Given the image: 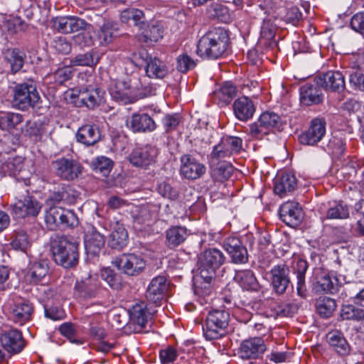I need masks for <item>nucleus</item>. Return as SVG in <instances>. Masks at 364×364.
<instances>
[{"label":"nucleus","mask_w":364,"mask_h":364,"mask_svg":"<svg viewBox=\"0 0 364 364\" xmlns=\"http://www.w3.org/2000/svg\"><path fill=\"white\" fill-rule=\"evenodd\" d=\"M276 28L269 19L264 20L261 27V39L271 41L274 38Z\"/></svg>","instance_id":"63"},{"label":"nucleus","mask_w":364,"mask_h":364,"mask_svg":"<svg viewBox=\"0 0 364 364\" xmlns=\"http://www.w3.org/2000/svg\"><path fill=\"white\" fill-rule=\"evenodd\" d=\"M33 313V304L28 300H21L11 306L10 316L14 322L23 325L31 320Z\"/></svg>","instance_id":"26"},{"label":"nucleus","mask_w":364,"mask_h":364,"mask_svg":"<svg viewBox=\"0 0 364 364\" xmlns=\"http://www.w3.org/2000/svg\"><path fill=\"white\" fill-rule=\"evenodd\" d=\"M326 126V123L323 119H312L309 129L299 135L300 143L309 146L316 145L325 136Z\"/></svg>","instance_id":"16"},{"label":"nucleus","mask_w":364,"mask_h":364,"mask_svg":"<svg viewBox=\"0 0 364 364\" xmlns=\"http://www.w3.org/2000/svg\"><path fill=\"white\" fill-rule=\"evenodd\" d=\"M62 208L52 206L46 211L45 223L46 227L50 230H55L60 225V214Z\"/></svg>","instance_id":"47"},{"label":"nucleus","mask_w":364,"mask_h":364,"mask_svg":"<svg viewBox=\"0 0 364 364\" xmlns=\"http://www.w3.org/2000/svg\"><path fill=\"white\" fill-rule=\"evenodd\" d=\"M109 92L113 100L124 105L133 103L145 95H152L151 90L144 87L136 77L114 82L110 85Z\"/></svg>","instance_id":"2"},{"label":"nucleus","mask_w":364,"mask_h":364,"mask_svg":"<svg viewBox=\"0 0 364 364\" xmlns=\"http://www.w3.org/2000/svg\"><path fill=\"white\" fill-rule=\"evenodd\" d=\"M180 174L182 177L194 181L201 178L206 172V166L191 154L180 158Z\"/></svg>","instance_id":"13"},{"label":"nucleus","mask_w":364,"mask_h":364,"mask_svg":"<svg viewBox=\"0 0 364 364\" xmlns=\"http://www.w3.org/2000/svg\"><path fill=\"white\" fill-rule=\"evenodd\" d=\"M127 211L131 215L134 227L139 230L149 226L157 218V208L151 204L141 206L132 204L129 205V210Z\"/></svg>","instance_id":"7"},{"label":"nucleus","mask_w":364,"mask_h":364,"mask_svg":"<svg viewBox=\"0 0 364 364\" xmlns=\"http://www.w3.org/2000/svg\"><path fill=\"white\" fill-rule=\"evenodd\" d=\"M258 122L269 133L274 129L279 130L283 125L282 117L278 114L269 111L262 112L258 118Z\"/></svg>","instance_id":"43"},{"label":"nucleus","mask_w":364,"mask_h":364,"mask_svg":"<svg viewBox=\"0 0 364 364\" xmlns=\"http://www.w3.org/2000/svg\"><path fill=\"white\" fill-rule=\"evenodd\" d=\"M0 341L2 346L8 352L13 353L21 352L25 346L21 331L14 328H11L2 333Z\"/></svg>","instance_id":"24"},{"label":"nucleus","mask_w":364,"mask_h":364,"mask_svg":"<svg viewBox=\"0 0 364 364\" xmlns=\"http://www.w3.org/2000/svg\"><path fill=\"white\" fill-rule=\"evenodd\" d=\"M157 155V150L153 146H145L134 148L129 156L131 164L137 167L151 164Z\"/></svg>","instance_id":"23"},{"label":"nucleus","mask_w":364,"mask_h":364,"mask_svg":"<svg viewBox=\"0 0 364 364\" xmlns=\"http://www.w3.org/2000/svg\"><path fill=\"white\" fill-rule=\"evenodd\" d=\"M113 166V161L106 156L97 157L93 162V168L96 173H101L103 176H107L110 173Z\"/></svg>","instance_id":"53"},{"label":"nucleus","mask_w":364,"mask_h":364,"mask_svg":"<svg viewBox=\"0 0 364 364\" xmlns=\"http://www.w3.org/2000/svg\"><path fill=\"white\" fill-rule=\"evenodd\" d=\"M52 168L56 176L66 181H73L82 173V166L74 159H58L52 163Z\"/></svg>","instance_id":"11"},{"label":"nucleus","mask_w":364,"mask_h":364,"mask_svg":"<svg viewBox=\"0 0 364 364\" xmlns=\"http://www.w3.org/2000/svg\"><path fill=\"white\" fill-rule=\"evenodd\" d=\"M236 94V87L230 82H225L214 92L213 95L218 100V104L223 107L228 105Z\"/></svg>","instance_id":"42"},{"label":"nucleus","mask_w":364,"mask_h":364,"mask_svg":"<svg viewBox=\"0 0 364 364\" xmlns=\"http://www.w3.org/2000/svg\"><path fill=\"white\" fill-rule=\"evenodd\" d=\"M232 111L239 121L247 122L253 117L256 112V105L251 98L241 96L233 102Z\"/></svg>","instance_id":"21"},{"label":"nucleus","mask_w":364,"mask_h":364,"mask_svg":"<svg viewBox=\"0 0 364 364\" xmlns=\"http://www.w3.org/2000/svg\"><path fill=\"white\" fill-rule=\"evenodd\" d=\"M225 261V256L218 249L209 248L203 252L198 257V272L203 277L210 279L215 277V271L221 267Z\"/></svg>","instance_id":"6"},{"label":"nucleus","mask_w":364,"mask_h":364,"mask_svg":"<svg viewBox=\"0 0 364 364\" xmlns=\"http://www.w3.org/2000/svg\"><path fill=\"white\" fill-rule=\"evenodd\" d=\"M321 87L316 82H307L300 87V101L306 106L319 104L323 101V95Z\"/></svg>","instance_id":"22"},{"label":"nucleus","mask_w":364,"mask_h":364,"mask_svg":"<svg viewBox=\"0 0 364 364\" xmlns=\"http://www.w3.org/2000/svg\"><path fill=\"white\" fill-rule=\"evenodd\" d=\"M4 59L9 65L12 73H16L23 67L26 55L18 48H7L4 52Z\"/></svg>","instance_id":"35"},{"label":"nucleus","mask_w":364,"mask_h":364,"mask_svg":"<svg viewBox=\"0 0 364 364\" xmlns=\"http://www.w3.org/2000/svg\"><path fill=\"white\" fill-rule=\"evenodd\" d=\"M196 62L186 53L179 55L177 58V70L183 73L193 69L196 66Z\"/></svg>","instance_id":"59"},{"label":"nucleus","mask_w":364,"mask_h":364,"mask_svg":"<svg viewBox=\"0 0 364 364\" xmlns=\"http://www.w3.org/2000/svg\"><path fill=\"white\" fill-rule=\"evenodd\" d=\"M232 154L229 149L225 146L224 143L220 141V143L213 146V151L210 154L209 163H221L226 158L230 157Z\"/></svg>","instance_id":"50"},{"label":"nucleus","mask_w":364,"mask_h":364,"mask_svg":"<svg viewBox=\"0 0 364 364\" xmlns=\"http://www.w3.org/2000/svg\"><path fill=\"white\" fill-rule=\"evenodd\" d=\"M100 286L97 274L87 273L80 280H77L74 287L75 294L84 300L95 298L100 291Z\"/></svg>","instance_id":"8"},{"label":"nucleus","mask_w":364,"mask_h":364,"mask_svg":"<svg viewBox=\"0 0 364 364\" xmlns=\"http://www.w3.org/2000/svg\"><path fill=\"white\" fill-rule=\"evenodd\" d=\"M349 215L348 208L346 205L341 203L335 205L331 207L326 213V218L328 219H344L347 218Z\"/></svg>","instance_id":"57"},{"label":"nucleus","mask_w":364,"mask_h":364,"mask_svg":"<svg viewBox=\"0 0 364 364\" xmlns=\"http://www.w3.org/2000/svg\"><path fill=\"white\" fill-rule=\"evenodd\" d=\"M130 321L141 328L145 327L149 317L145 302L136 303L129 311Z\"/></svg>","instance_id":"38"},{"label":"nucleus","mask_w":364,"mask_h":364,"mask_svg":"<svg viewBox=\"0 0 364 364\" xmlns=\"http://www.w3.org/2000/svg\"><path fill=\"white\" fill-rule=\"evenodd\" d=\"M12 214L17 218L36 217L41 208V203L33 196L27 195L11 205Z\"/></svg>","instance_id":"10"},{"label":"nucleus","mask_w":364,"mask_h":364,"mask_svg":"<svg viewBox=\"0 0 364 364\" xmlns=\"http://www.w3.org/2000/svg\"><path fill=\"white\" fill-rule=\"evenodd\" d=\"M228 32L220 28H214L203 35L198 42L197 54L203 58L218 59L228 48Z\"/></svg>","instance_id":"1"},{"label":"nucleus","mask_w":364,"mask_h":364,"mask_svg":"<svg viewBox=\"0 0 364 364\" xmlns=\"http://www.w3.org/2000/svg\"><path fill=\"white\" fill-rule=\"evenodd\" d=\"M289 268L286 264L274 265L269 272L270 284L274 292L277 295H283L291 284Z\"/></svg>","instance_id":"12"},{"label":"nucleus","mask_w":364,"mask_h":364,"mask_svg":"<svg viewBox=\"0 0 364 364\" xmlns=\"http://www.w3.org/2000/svg\"><path fill=\"white\" fill-rule=\"evenodd\" d=\"M98 63V59L95 58L93 51L85 53H80L70 59V64L73 66H89L92 67Z\"/></svg>","instance_id":"49"},{"label":"nucleus","mask_w":364,"mask_h":364,"mask_svg":"<svg viewBox=\"0 0 364 364\" xmlns=\"http://www.w3.org/2000/svg\"><path fill=\"white\" fill-rule=\"evenodd\" d=\"M187 229L182 226H172L166 231V243L170 248H174L183 243L187 237Z\"/></svg>","instance_id":"39"},{"label":"nucleus","mask_w":364,"mask_h":364,"mask_svg":"<svg viewBox=\"0 0 364 364\" xmlns=\"http://www.w3.org/2000/svg\"><path fill=\"white\" fill-rule=\"evenodd\" d=\"M128 240V232L124 225L117 222L109 237V246L112 249L122 250L127 246Z\"/></svg>","instance_id":"34"},{"label":"nucleus","mask_w":364,"mask_h":364,"mask_svg":"<svg viewBox=\"0 0 364 364\" xmlns=\"http://www.w3.org/2000/svg\"><path fill=\"white\" fill-rule=\"evenodd\" d=\"M48 273V266L46 262H35L31 264L27 277L31 283L40 282Z\"/></svg>","instance_id":"45"},{"label":"nucleus","mask_w":364,"mask_h":364,"mask_svg":"<svg viewBox=\"0 0 364 364\" xmlns=\"http://www.w3.org/2000/svg\"><path fill=\"white\" fill-rule=\"evenodd\" d=\"M308 268L307 261L303 259H297L293 265V273L296 278V293L302 299H306L308 295L305 277Z\"/></svg>","instance_id":"28"},{"label":"nucleus","mask_w":364,"mask_h":364,"mask_svg":"<svg viewBox=\"0 0 364 364\" xmlns=\"http://www.w3.org/2000/svg\"><path fill=\"white\" fill-rule=\"evenodd\" d=\"M114 263L119 269L130 276L138 274L146 266L145 261L140 256L134 254L123 255Z\"/></svg>","instance_id":"19"},{"label":"nucleus","mask_w":364,"mask_h":364,"mask_svg":"<svg viewBox=\"0 0 364 364\" xmlns=\"http://www.w3.org/2000/svg\"><path fill=\"white\" fill-rule=\"evenodd\" d=\"M312 290L317 294L331 293L336 291L338 279L331 276L328 272L322 269H315L312 279Z\"/></svg>","instance_id":"15"},{"label":"nucleus","mask_w":364,"mask_h":364,"mask_svg":"<svg viewBox=\"0 0 364 364\" xmlns=\"http://www.w3.org/2000/svg\"><path fill=\"white\" fill-rule=\"evenodd\" d=\"M127 127L134 132H151L156 129L153 119L147 114H134L127 121Z\"/></svg>","instance_id":"31"},{"label":"nucleus","mask_w":364,"mask_h":364,"mask_svg":"<svg viewBox=\"0 0 364 364\" xmlns=\"http://www.w3.org/2000/svg\"><path fill=\"white\" fill-rule=\"evenodd\" d=\"M147 76L152 78H163L168 73L166 64L156 57H150L145 67Z\"/></svg>","instance_id":"40"},{"label":"nucleus","mask_w":364,"mask_h":364,"mask_svg":"<svg viewBox=\"0 0 364 364\" xmlns=\"http://www.w3.org/2000/svg\"><path fill=\"white\" fill-rule=\"evenodd\" d=\"M45 316L53 321L63 320L65 317V311L58 306H44Z\"/></svg>","instance_id":"62"},{"label":"nucleus","mask_w":364,"mask_h":364,"mask_svg":"<svg viewBox=\"0 0 364 364\" xmlns=\"http://www.w3.org/2000/svg\"><path fill=\"white\" fill-rule=\"evenodd\" d=\"M105 91L99 87H85L79 91L80 102L89 109H95L104 101Z\"/></svg>","instance_id":"27"},{"label":"nucleus","mask_w":364,"mask_h":364,"mask_svg":"<svg viewBox=\"0 0 364 364\" xmlns=\"http://www.w3.org/2000/svg\"><path fill=\"white\" fill-rule=\"evenodd\" d=\"M279 215L287 225L296 227L301 223L304 213L297 202L287 201L280 206Z\"/></svg>","instance_id":"20"},{"label":"nucleus","mask_w":364,"mask_h":364,"mask_svg":"<svg viewBox=\"0 0 364 364\" xmlns=\"http://www.w3.org/2000/svg\"><path fill=\"white\" fill-rule=\"evenodd\" d=\"M225 146L232 154L238 153L242 149V140L237 136H226L221 139Z\"/></svg>","instance_id":"60"},{"label":"nucleus","mask_w":364,"mask_h":364,"mask_svg":"<svg viewBox=\"0 0 364 364\" xmlns=\"http://www.w3.org/2000/svg\"><path fill=\"white\" fill-rule=\"evenodd\" d=\"M41 98L33 81L17 84L12 92V107L23 112L35 109L41 102Z\"/></svg>","instance_id":"4"},{"label":"nucleus","mask_w":364,"mask_h":364,"mask_svg":"<svg viewBox=\"0 0 364 364\" xmlns=\"http://www.w3.org/2000/svg\"><path fill=\"white\" fill-rule=\"evenodd\" d=\"M230 321V314L224 309L210 311L203 327V335L207 340L221 338L226 333Z\"/></svg>","instance_id":"5"},{"label":"nucleus","mask_w":364,"mask_h":364,"mask_svg":"<svg viewBox=\"0 0 364 364\" xmlns=\"http://www.w3.org/2000/svg\"><path fill=\"white\" fill-rule=\"evenodd\" d=\"M105 243V237L96 229L92 228L85 235V247L87 253L97 255Z\"/></svg>","instance_id":"32"},{"label":"nucleus","mask_w":364,"mask_h":364,"mask_svg":"<svg viewBox=\"0 0 364 364\" xmlns=\"http://www.w3.org/2000/svg\"><path fill=\"white\" fill-rule=\"evenodd\" d=\"M137 38L139 41L147 44L156 43L163 38L162 28L156 23H142Z\"/></svg>","instance_id":"29"},{"label":"nucleus","mask_w":364,"mask_h":364,"mask_svg":"<svg viewBox=\"0 0 364 364\" xmlns=\"http://www.w3.org/2000/svg\"><path fill=\"white\" fill-rule=\"evenodd\" d=\"M327 341L331 348L339 355H345L350 351V346L343 333L333 331L327 334Z\"/></svg>","instance_id":"37"},{"label":"nucleus","mask_w":364,"mask_h":364,"mask_svg":"<svg viewBox=\"0 0 364 364\" xmlns=\"http://www.w3.org/2000/svg\"><path fill=\"white\" fill-rule=\"evenodd\" d=\"M79 244L70 237L57 235L51 240L50 250L56 264L65 268L75 266L79 259Z\"/></svg>","instance_id":"3"},{"label":"nucleus","mask_w":364,"mask_h":364,"mask_svg":"<svg viewBox=\"0 0 364 364\" xmlns=\"http://www.w3.org/2000/svg\"><path fill=\"white\" fill-rule=\"evenodd\" d=\"M167 289L168 284L166 277L164 276H157L153 278L149 283L146 292V297L149 302L158 306L160 304Z\"/></svg>","instance_id":"25"},{"label":"nucleus","mask_w":364,"mask_h":364,"mask_svg":"<svg viewBox=\"0 0 364 364\" xmlns=\"http://www.w3.org/2000/svg\"><path fill=\"white\" fill-rule=\"evenodd\" d=\"M341 316L346 320H363L364 309L355 308L353 305L343 306L341 309Z\"/></svg>","instance_id":"55"},{"label":"nucleus","mask_w":364,"mask_h":364,"mask_svg":"<svg viewBox=\"0 0 364 364\" xmlns=\"http://www.w3.org/2000/svg\"><path fill=\"white\" fill-rule=\"evenodd\" d=\"M210 167L211 178L218 182L227 181L233 172L232 166L225 161L210 164Z\"/></svg>","instance_id":"41"},{"label":"nucleus","mask_w":364,"mask_h":364,"mask_svg":"<svg viewBox=\"0 0 364 364\" xmlns=\"http://www.w3.org/2000/svg\"><path fill=\"white\" fill-rule=\"evenodd\" d=\"M117 30L116 24L112 21H105L97 33L100 44L105 46L111 43L117 36Z\"/></svg>","instance_id":"44"},{"label":"nucleus","mask_w":364,"mask_h":364,"mask_svg":"<svg viewBox=\"0 0 364 364\" xmlns=\"http://www.w3.org/2000/svg\"><path fill=\"white\" fill-rule=\"evenodd\" d=\"M208 13L212 17L217 18L222 21H225L229 18L228 7L219 3L210 4Z\"/></svg>","instance_id":"56"},{"label":"nucleus","mask_w":364,"mask_h":364,"mask_svg":"<svg viewBox=\"0 0 364 364\" xmlns=\"http://www.w3.org/2000/svg\"><path fill=\"white\" fill-rule=\"evenodd\" d=\"M316 82L326 91L340 92L345 89V77L340 71L329 70L316 77Z\"/></svg>","instance_id":"18"},{"label":"nucleus","mask_w":364,"mask_h":364,"mask_svg":"<svg viewBox=\"0 0 364 364\" xmlns=\"http://www.w3.org/2000/svg\"><path fill=\"white\" fill-rule=\"evenodd\" d=\"M23 132L33 140L38 141L43 134V126L38 122L28 121L23 129Z\"/></svg>","instance_id":"52"},{"label":"nucleus","mask_w":364,"mask_h":364,"mask_svg":"<svg viewBox=\"0 0 364 364\" xmlns=\"http://www.w3.org/2000/svg\"><path fill=\"white\" fill-rule=\"evenodd\" d=\"M50 23L55 30L65 34L85 31L90 26L83 18L74 16H57Z\"/></svg>","instance_id":"9"},{"label":"nucleus","mask_w":364,"mask_h":364,"mask_svg":"<svg viewBox=\"0 0 364 364\" xmlns=\"http://www.w3.org/2000/svg\"><path fill=\"white\" fill-rule=\"evenodd\" d=\"M23 122V115L16 112H0V128L10 131Z\"/></svg>","instance_id":"46"},{"label":"nucleus","mask_w":364,"mask_h":364,"mask_svg":"<svg viewBox=\"0 0 364 364\" xmlns=\"http://www.w3.org/2000/svg\"><path fill=\"white\" fill-rule=\"evenodd\" d=\"M11 246L16 250L26 252L30 246L28 235L24 231L17 232L14 235Z\"/></svg>","instance_id":"54"},{"label":"nucleus","mask_w":364,"mask_h":364,"mask_svg":"<svg viewBox=\"0 0 364 364\" xmlns=\"http://www.w3.org/2000/svg\"><path fill=\"white\" fill-rule=\"evenodd\" d=\"M267 350V346L262 337L255 336L244 340L238 350L239 355L245 360L257 359Z\"/></svg>","instance_id":"14"},{"label":"nucleus","mask_w":364,"mask_h":364,"mask_svg":"<svg viewBox=\"0 0 364 364\" xmlns=\"http://www.w3.org/2000/svg\"><path fill=\"white\" fill-rule=\"evenodd\" d=\"M101 277L112 289H119L121 286L120 279L109 267L104 268L101 272Z\"/></svg>","instance_id":"58"},{"label":"nucleus","mask_w":364,"mask_h":364,"mask_svg":"<svg viewBox=\"0 0 364 364\" xmlns=\"http://www.w3.org/2000/svg\"><path fill=\"white\" fill-rule=\"evenodd\" d=\"M223 248L234 264H242L248 262L247 248L237 237H228L223 242Z\"/></svg>","instance_id":"17"},{"label":"nucleus","mask_w":364,"mask_h":364,"mask_svg":"<svg viewBox=\"0 0 364 364\" xmlns=\"http://www.w3.org/2000/svg\"><path fill=\"white\" fill-rule=\"evenodd\" d=\"M75 136L78 142L86 146H92L100 141V132L97 127L85 124L78 129Z\"/></svg>","instance_id":"33"},{"label":"nucleus","mask_w":364,"mask_h":364,"mask_svg":"<svg viewBox=\"0 0 364 364\" xmlns=\"http://www.w3.org/2000/svg\"><path fill=\"white\" fill-rule=\"evenodd\" d=\"M296 185V178L294 174L282 172L274 179V191L277 195L283 197L287 193L294 191Z\"/></svg>","instance_id":"30"},{"label":"nucleus","mask_w":364,"mask_h":364,"mask_svg":"<svg viewBox=\"0 0 364 364\" xmlns=\"http://www.w3.org/2000/svg\"><path fill=\"white\" fill-rule=\"evenodd\" d=\"M234 279L245 290L256 291L259 287L255 275L250 269L236 271Z\"/></svg>","instance_id":"36"},{"label":"nucleus","mask_w":364,"mask_h":364,"mask_svg":"<svg viewBox=\"0 0 364 364\" xmlns=\"http://www.w3.org/2000/svg\"><path fill=\"white\" fill-rule=\"evenodd\" d=\"M215 277L208 279L198 273V276L195 283V293L199 296H205L209 295L211 291L212 282Z\"/></svg>","instance_id":"51"},{"label":"nucleus","mask_w":364,"mask_h":364,"mask_svg":"<svg viewBox=\"0 0 364 364\" xmlns=\"http://www.w3.org/2000/svg\"><path fill=\"white\" fill-rule=\"evenodd\" d=\"M78 223L77 217L73 210L62 208L60 214V225L73 227Z\"/></svg>","instance_id":"61"},{"label":"nucleus","mask_w":364,"mask_h":364,"mask_svg":"<svg viewBox=\"0 0 364 364\" xmlns=\"http://www.w3.org/2000/svg\"><path fill=\"white\" fill-rule=\"evenodd\" d=\"M336 308V303L334 299L329 297L321 298L317 301L316 310L318 314L324 317H330Z\"/></svg>","instance_id":"48"},{"label":"nucleus","mask_w":364,"mask_h":364,"mask_svg":"<svg viewBox=\"0 0 364 364\" xmlns=\"http://www.w3.org/2000/svg\"><path fill=\"white\" fill-rule=\"evenodd\" d=\"M350 26L355 31L364 36V11L358 12L352 16Z\"/></svg>","instance_id":"64"}]
</instances>
